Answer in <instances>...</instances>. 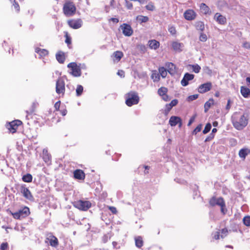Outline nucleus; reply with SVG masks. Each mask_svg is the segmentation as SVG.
Masks as SVG:
<instances>
[{"instance_id": "nucleus-53", "label": "nucleus", "mask_w": 250, "mask_h": 250, "mask_svg": "<svg viewBox=\"0 0 250 250\" xmlns=\"http://www.w3.org/2000/svg\"><path fill=\"white\" fill-rule=\"evenodd\" d=\"M108 208L111 211V212L114 214H117V210L115 207H111V206H108Z\"/></svg>"}, {"instance_id": "nucleus-7", "label": "nucleus", "mask_w": 250, "mask_h": 250, "mask_svg": "<svg viewBox=\"0 0 250 250\" xmlns=\"http://www.w3.org/2000/svg\"><path fill=\"white\" fill-rule=\"evenodd\" d=\"M65 82L62 78H59L56 83V92L63 96L65 93Z\"/></svg>"}, {"instance_id": "nucleus-54", "label": "nucleus", "mask_w": 250, "mask_h": 250, "mask_svg": "<svg viewBox=\"0 0 250 250\" xmlns=\"http://www.w3.org/2000/svg\"><path fill=\"white\" fill-rule=\"evenodd\" d=\"M228 229L226 228L225 229H223L222 230H221V237L222 238H223L224 237H225L226 236H227V234H228Z\"/></svg>"}, {"instance_id": "nucleus-14", "label": "nucleus", "mask_w": 250, "mask_h": 250, "mask_svg": "<svg viewBox=\"0 0 250 250\" xmlns=\"http://www.w3.org/2000/svg\"><path fill=\"white\" fill-rule=\"evenodd\" d=\"M169 124L171 126H175L178 124L179 127H181L182 125V120L179 117L172 116L169 119Z\"/></svg>"}, {"instance_id": "nucleus-1", "label": "nucleus", "mask_w": 250, "mask_h": 250, "mask_svg": "<svg viewBox=\"0 0 250 250\" xmlns=\"http://www.w3.org/2000/svg\"><path fill=\"white\" fill-rule=\"evenodd\" d=\"M232 123L233 126L237 130H242L248 124V116L240 112H234L231 117Z\"/></svg>"}, {"instance_id": "nucleus-44", "label": "nucleus", "mask_w": 250, "mask_h": 250, "mask_svg": "<svg viewBox=\"0 0 250 250\" xmlns=\"http://www.w3.org/2000/svg\"><path fill=\"white\" fill-rule=\"evenodd\" d=\"M198 94H194L190 95L187 98V100L188 102L192 101L193 100L197 99L198 98Z\"/></svg>"}, {"instance_id": "nucleus-26", "label": "nucleus", "mask_w": 250, "mask_h": 250, "mask_svg": "<svg viewBox=\"0 0 250 250\" xmlns=\"http://www.w3.org/2000/svg\"><path fill=\"white\" fill-rule=\"evenodd\" d=\"M240 92L244 98H248L250 96V89L245 86H242L240 88Z\"/></svg>"}, {"instance_id": "nucleus-13", "label": "nucleus", "mask_w": 250, "mask_h": 250, "mask_svg": "<svg viewBox=\"0 0 250 250\" xmlns=\"http://www.w3.org/2000/svg\"><path fill=\"white\" fill-rule=\"evenodd\" d=\"M21 191L23 196L29 200H33L34 198L29 189L25 187V186H21Z\"/></svg>"}, {"instance_id": "nucleus-29", "label": "nucleus", "mask_w": 250, "mask_h": 250, "mask_svg": "<svg viewBox=\"0 0 250 250\" xmlns=\"http://www.w3.org/2000/svg\"><path fill=\"white\" fill-rule=\"evenodd\" d=\"M135 245L137 248H140L144 245V241L142 236H138L135 238Z\"/></svg>"}, {"instance_id": "nucleus-41", "label": "nucleus", "mask_w": 250, "mask_h": 250, "mask_svg": "<svg viewBox=\"0 0 250 250\" xmlns=\"http://www.w3.org/2000/svg\"><path fill=\"white\" fill-rule=\"evenodd\" d=\"M76 91L77 96H79L81 95L83 92V87L81 85H78Z\"/></svg>"}, {"instance_id": "nucleus-58", "label": "nucleus", "mask_w": 250, "mask_h": 250, "mask_svg": "<svg viewBox=\"0 0 250 250\" xmlns=\"http://www.w3.org/2000/svg\"><path fill=\"white\" fill-rule=\"evenodd\" d=\"M178 101L177 99H174L171 101V102L169 104L172 107L178 104Z\"/></svg>"}, {"instance_id": "nucleus-31", "label": "nucleus", "mask_w": 250, "mask_h": 250, "mask_svg": "<svg viewBox=\"0 0 250 250\" xmlns=\"http://www.w3.org/2000/svg\"><path fill=\"white\" fill-rule=\"evenodd\" d=\"M213 104L214 100L213 99H210L208 101L206 102L204 104L205 112H207Z\"/></svg>"}, {"instance_id": "nucleus-19", "label": "nucleus", "mask_w": 250, "mask_h": 250, "mask_svg": "<svg viewBox=\"0 0 250 250\" xmlns=\"http://www.w3.org/2000/svg\"><path fill=\"white\" fill-rule=\"evenodd\" d=\"M47 239L49 241L50 246L53 247H57L59 245V241L57 238L51 233L50 234Z\"/></svg>"}, {"instance_id": "nucleus-57", "label": "nucleus", "mask_w": 250, "mask_h": 250, "mask_svg": "<svg viewBox=\"0 0 250 250\" xmlns=\"http://www.w3.org/2000/svg\"><path fill=\"white\" fill-rule=\"evenodd\" d=\"M243 47L246 49H250V42H245L243 43Z\"/></svg>"}, {"instance_id": "nucleus-9", "label": "nucleus", "mask_w": 250, "mask_h": 250, "mask_svg": "<svg viewBox=\"0 0 250 250\" xmlns=\"http://www.w3.org/2000/svg\"><path fill=\"white\" fill-rule=\"evenodd\" d=\"M209 203L212 207H214L215 205L220 206L221 208V211L225 214L224 208L225 207L226 205L224 199L222 197L216 198L215 197H213L209 200Z\"/></svg>"}, {"instance_id": "nucleus-11", "label": "nucleus", "mask_w": 250, "mask_h": 250, "mask_svg": "<svg viewBox=\"0 0 250 250\" xmlns=\"http://www.w3.org/2000/svg\"><path fill=\"white\" fill-rule=\"evenodd\" d=\"M67 24L72 28L77 29L82 25V21L80 19H71L67 21Z\"/></svg>"}, {"instance_id": "nucleus-16", "label": "nucleus", "mask_w": 250, "mask_h": 250, "mask_svg": "<svg viewBox=\"0 0 250 250\" xmlns=\"http://www.w3.org/2000/svg\"><path fill=\"white\" fill-rule=\"evenodd\" d=\"M194 78L193 74L186 73L185 74L183 78L181 81L182 85L186 86L188 84V81L192 80Z\"/></svg>"}, {"instance_id": "nucleus-39", "label": "nucleus", "mask_w": 250, "mask_h": 250, "mask_svg": "<svg viewBox=\"0 0 250 250\" xmlns=\"http://www.w3.org/2000/svg\"><path fill=\"white\" fill-rule=\"evenodd\" d=\"M243 223L247 227L250 226V216H247L244 217L243 219Z\"/></svg>"}, {"instance_id": "nucleus-43", "label": "nucleus", "mask_w": 250, "mask_h": 250, "mask_svg": "<svg viewBox=\"0 0 250 250\" xmlns=\"http://www.w3.org/2000/svg\"><path fill=\"white\" fill-rule=\"evenodd\" d=\"M207 39H208V37H207V36L206 35V34H205L202 32L201 33V34L200 35V37H199V40L201 42H205L207 41Z\"/></svg>"}, {"instance_id": "nucleus-30", "label": "nucleus", "mask_w": 250, "mask_h": 250, "mask_svg": "<svg viewBox=\"0 0 250 250\" xmlns=\"http://www.w3.org/2000/svg\"><path fill=\"white\" fill-rule=\"evenodd\" d=\"M151 78L154 82H158L160 80V74L156 70H153L152 71Z\"/></svg>"}, {"instance_id": "nucleus-63", "label": "nucleus", "mask_w": 250, "mask_h": 250, "mask_svg": "<svg viewBox=\"0 0 250 250\" xmlns=\"http://www.w3.org/2000/svg\"><path fill=\"white\" fill-rule=\"evenodd\" d=\"M110 21H112L114 23H118L119 22V19L118 18H112L110 19Z\"/></svg>"}, {"instance_id": "nucleus-27", "label": "nucleus", "mask_w": 250, "mask_h": 250, "mask_svg": "<svg viewBox=\"0 0 250 250\" xmlns=\"http://www.w3.org/2000/svg\"><path fill=\"white\" fill-rule=\"evenodd\" d=\"M51 155L48 153L47 150H43L42 153V159L45 163H49L51 162Z\"/></svg>"}, {"instance_id": "nucleus-38", "label": "nucleus", "mask_w": 250, "mask_h": 250, "mask_svg": "<svg viewBox=\"0 0 250 250\" xmlns=\"http://www.w3.org/2000/svg\"><path fill=\"white\" fill-rule=\"evenodd\" d=\"M190 67L192 68V70L196 73H198L201 70V67L197 64H190L189 65Z\"/></svg>"}, {"instance_id": "nucleus-32", "label": "nucleus", "mask_w": 250, "mask_h": 250, "mask_svg": "<svg viewBox=\"0 0 250 250\" xmlns=\"http://www.w3.org/2000/svg\"><path fill=\"white\" fill-rule=\"evenodd\" d=\"M196 28L198 30L203 32L205 29V25L203 21H198L195 23Z\"/></svg>"}, {"instance_id": "nucleus-22", "label": "nucleus", "mask_w": 250, "mask_h": 250, "mask_svg": "<svg viewBox=\"0 0 250 250\" xmlns=\"http://www.w3.org/2000/svg\"><path fill=\"white\" fill-rule=\"evenodd\" d=\"M249 154H250V149L248 148L241 149L238 153L239 156L243 160H245L246 156Z\"/></svg>"}, {"instance_id": "nucleus-48", "label": "nucleus", "mask_w": 250, "mask_h": 250, "mask_svg": "<svg viewBox=\"0 0 250 250\" xmlns=\"http://www.w3.org/2000/svg\"><path fill=\"white\" fill-rule=\"evenodd\" d=\"M172 107H173L169 104H167L166 105V107H165V114H167L171 110V109H172Z\"/></svg>"}, {"instance_id": "nucleus-21", "label": "nucleus", "mask_w": 250, "mask_h": 250, "mask_svg": "<svg viewBox=\"0 0 250 250\" xmlns=\"http://www.w3.org/2000/svg\"><path fill=\"white\" fill-rule=\"evenodd\" d=\"M171 46L174 51L180 52L182 51V47L183 46V44L176 41L173 42L171 43Z\"/></svg>"}, {"instance_id": "nucleus-56", "label": "nucleus", "mask_w": 250, "mask_h": 250, "mask_svg": "<svg viewBox=\"0 0 250 250\" xmlns=\"http://www.w3.org/2000/svg\"><path fill=\"white\" fill-rule=\"evenodd\" d=\"M195 118H196V115H195L190 118L189 122L188 123V126H190L194 122Z\"/></svg>"}, {"instance_id": "nucleus-40", "label": "nucleus", "mask_w": 250, "mask_h": 250, "mask_svg": "<svg viewBox=\"0 0 250 250\" xmlns=\"http://www.w3.org/2000/svg\"><path fill=\"white\" fill-rule=\"evenodd\" d=\"M211 128V125L210 123H208L207 124L204 128V129L203 131V134H206L208 133L210 131Z\"/></svg>"}, {"instance_id": "nucleus-6", "label": "nucleus", "mask_w": 250, "mask_h": 250, "mask_svg": "<svg viewBox=\"0 0 250 250\" xmlns=\"http://www.w3.org/2000/svg\"><path fill=\"white\" fill-rule=\"evenodd\" d=\"M73 205L75 208L83 211L88 210L91 206V204L89 201L81 200L75 201Z\"/></svg>"}, {"instance_id": "nucleus-55", "label": "nucleus", "mask_w": 250, "mask_h": 250, "mask_svg": "<svg viewBox=\"0 0 250 250\" xmlns=\"http://www.w3.org/2000/svg\"><path fill=\"white\" fill-rule=\"evenodd\" d=\"M214 134H212V133H211V134H210V135L208 136L206 138L205 142H207L210 141L211 140H212L214 138Z\"/></svg>"}, {"instance_id": "nucleus-25", "label": "nucleus", "mask_w": 250, "mask_h": 250, "mask_svg": "<svg viewBox=\"0 0 250 250\" xmlns=\"http://www.w3.org/2000/svg\"><path fill=\"white\" fill-rule=\"evenodd\" d=\"M35 52L39 54L40 58H43L48 54V51L47 50L39 47L35 48Z\"/></svg>"}, {"instance_id": "nucleus-20", "label": "nucleus", "mask_w": 250, "mask_h": 250, "mask_svg": "<svg viewBox=\"0 0 250 250\" xmlns=\"http://www.w3.org/2000/svg\"><path fill=\"white\" fill-rule=\"evenodd\" d=\"M166 66L167 68V71L171 75H174L176 72V66L172 62H167L166 63Z\"/></svg>"}, {"instance_id": "nucleus-23", "label": "nucleus", "mask_w": 250, "mask_h": 250, "mask_svg": "<svg viewBox=\"0 0 250 250\" xmlns=\"http://www.w3.org/2000/svg\"><path fill=\"white\" fill-rule=\"evenodd\" d=\"M56 58L59 63H63L65 60L64 53L61 51H58L56 54Z\"/></svg>"}, {"instance_id": "nucleus-36", "label": "nucleus", "mask_w": 250, "mask_h": 250, "mask_svg": "<svg viewBox=\"0 0 250 250\" xmlns=\"http://www.w3.org/2000/svg\"><path fill=\"white\" fill-rule=\"evenodd\" d=\"M114 58L117 61H120L121 58L123 57V53L122 51H116L113 54Z\"/></svg>"}, {"instance_id": "nucleus-8", "label": "nucleus", "mask_w": 250, "mask_h": 250, "mask_svg": "<svg viewBox=\"0 0 250 250\" xmlns=\"http://www.w3.org/2000/svg\"><path fill=\"white\" fill-rule=\"evenodd\" d=\"M22 124V123L21 121L16 120L7 124L6 127L9 132L13 134L16 132L18 127L21 125Z\"/></svg>"}, {"instance_id": "nucleus-52", "label": "nucleus", "mask_w": 250, "mask_h": 250, "mask_svg": "<svg viewBox=\"0 0 250 250\" xmlns=\"http://www.w3.org/2000/svg\"><path fill=\"white\" fill-rule=\"evenodd\" d=\"M146 8L147 10L149 11H153L155 7L152 3H149L146 6Z\"/></svg>"}, {"instance_id": "nucleus-37", "label": "nucleus", "mask_w": 250, "mask_h": 250, "mask_svg": "<svg viewBox=\"0 0 250 250\" xmlns=\"http://www.w3.org/2000/svg\"><path fill=\"white\" fill-rule=\"evenodd\" d=\"M168 89L167 87H161L158 90V94L159 96H162L167 93Z\"/></svg>"}, {"instance_id": "nucleus-5", "label": "nucleus", "mask_w": 250, "mask_h": 250, "mask_svg": "<svg viewBox=\"0 0 250 250\" xmlns=\"http://www.w3.org/2000/svg\"><path fill=\"white\" fill-rule=\"evenodd\" d=\"M10 213L14 219H20L21 218H25L28 216L30 214V212L29 208L24 207L18 212L13 213L10 211Z\"/></svg>"}, {"instance_id": "nucleus-50", "label": "nucleus", "mask_w": 250, "mask_h": 250, "mask_svg": "<svg viewBox=\"0 0 250 250\" xmlns=\"http://www.w3.org/2000/svg\"><path fill=\"white\" fill-rule=\"evenodd\" d=\"M61 101H59L58 102H57L55 104H54V108H55V111H59L60 110V106H61Z\"/></svg>"}, {"instance_id": "nucleus-46", "label": "nucleus", "mask_w": 250, "mask_h": 250, "mask_svg": "<svg viewBox=\"0 0 250 250\" xmlns=\"http://www.w3.org/2000/svg\"><path fill=\"white\" fill-rule=\"evenodd\" d=\"M65 42L67 44L68 46L71 45V37L66 33L65 35Z\"/></svg>"}, {"instance_id": "nucleus-24", "label": "nucleus", "mask_w": 250, "mask_h": 250, "mask_svg": "<svg viewBox=\"0 0 250 250\" xmlns=\"http://www.w3.org/2000/svg\"><path fill=\"white\" fill-rule=\"evenodd\" d=\"M148 44L149 48L151 49L156 50L160 46V42L155 40H149L148 42Z\"/></svg>"}, {"instance_id": "nucleus-12", "label": "nucleus", "mask_w": 250, "mask_h": 250, "mask_svg": "<svg viewBox=\"0 0 250 250\" xmlns=\"http://www.w3.org/2000/svg\"><path fill=\"white\" fill-rule=\"evenodd\" d=\"M212 88V83L210 82L201 84L198 88V91L200 93H204L209 91Z\"/></svg>"}, {"instance_id": "nucleus-15", "label": "nucleus", "mask_w": 250, "mask_h": 250, "mask_svg": "<svg viewBox=\"0 0 250 250\" xmlns=\"http://www.w3.org/2000/svg\"><path fill=\"white\" fill-rule=\"evenodd\" d=\"M184 18L188 21L194 20L196 17L195 12L192 9H188L184 13Z\"/></svg>"}, {"instance_id": "nucleus-62", "label": "nucleus", "mask_w": 250, "mask_h": 250, "mask_svg": "<svg viewBox=\"0 0 250 250\" xmlns=\"http://www.w3.org/2000/svg\"><path fill=\"white\" fill-rule=\"evenodd\" d=\"M161 97H162V99L165 101H168L169 100V96L167 94V93Z\"/></svg>"}, {"instance_id": "nucleus-60", "label": "nucleus", "mask_w": 250, "mask_h": 250, "mask_svg": "<svg viewBox=\"0 0 250 250\" xmlns=\"http://www.w3.org/2000/svg\"><path fill=\"white\" fill-rule=\"evenodd\" d=\"M231 103V100L230 99H229L227 102V104L226 106V110H229L230 109V107H231V105H230Z\"/></svg>"}, {"instance_id": "nucleus-59", "label": "nucleus", "mask_w": 250, "mask_h": 250, "mask_svg": "<svg viewBox=\"0 0 250 250\" xmlns=\"http://www.w3.org/2000/svg\"><path fill=\"white\" fill-rule=\"evenodd\" d=\"M213 237L215 240H218L220 238V231H217L215 232L214 234Z\"/></svg>"}, {"instance_id": "nucleus-4", "label": "nucleus", "mask_w": 250, "mask_h": 250, "mask_svg": "<svg viewBox=\"0 0 250 250\" xmlns=\"http://www.w3.org/2000/svg\"><path fill=\"white\" fill-rule=\"evenodd\" d=\"M67 67L70 70L69 73L75 77L81 76L82 72L80 65H78L75 62H72L67 64Z\"/></svg>"}, {"instance_id": "nucleus-45", "label": "nucleus", "mask_w": 250, "mask_h": 250, "mask_svg": "<svg viewBox=\"0 0 250 250\" xmlns=\"http://www.w3.org/2000/svg\"><path fill=\"white\" fill-rule=\"evenodd\" d=\"M9 246L7 242L2 243L0 246V250H8Z\"/></svg>"}, {"instance_id": "nucleus-2", "label": "nucleus", "mask_w": 250, "mask_h": 250, "mask_svg": "<svg viewBox=\"0 0 250 250\" xmlns=\"http://www.w3.org/2000/svg\"><path fill=\"white\" fill-rule=\"evenodd\" d=\"M125 104L128 106H131L133 105L139 103L140 98L137 92L130 91L125 95Z\"/></svg>"}, {"instance_id": "nucleus-18", "label": "nucleus", "mask_w": 250, "mask_h": 250, "mask_svg": "<svg viewBox=\"0 0 250 250\" xmlns=\"http://www.w3.org/2000/svg\"><path fill=\"white\" fill-rule=\"evenodd\" d=\"M74 177L76 179L83 180L85 175L83 170L81 169H76L74 171Z\"/></svg>"}, {"instance_id": "nucleus-34", "label": "nucleus", "mask_w": 250, "mask_h": 250, "mask_svg": "<svg viewBox=\"0 0 250 250\" xmlns=\"http://www.w3.org/2000/svg\"><path fill=\"white\" fill-rule=\"evenodd\" d=\"M32 176L31 174L29 173H27L25 175H24L22 177V180L24 182L30 183L32 181Z\"/></svg>"}, {"instance_id": "nucleus-49", "label": "nucleus", "mask_w": 250, "mask_h": 250, "mask_svg": "<svg viewBox=\"0 0 250 250\" xmlns=\"http://www.w3.org/2000/svg\"><path fill=\"white\" fill-rule=\"evenodd\" d=\"M125 6L128 9H131L133 8V4L132 3L128 1L127 0H125Z\"/></svg>"}, {"instance_id": "nucleus-17", "label": "nucleus", "mask_w": 250, "mask_h": 250, "mask_svg": "<svg viewBox=\"0 0 250 250\" xmlns=\"http://www.w3.org/2000/svg\"><path fill=\"white\" fill-rule=\"evenodd\" d=\"M214 19L220 24L225 25L227 23L226 18L219 13H216L215 14Z\"/></svg>"}, {"instance_id": "nucleus-33", "label": "nucleus", "mask_w": 250, "mask_h": 250, "mask_svg": "<svg viewBox=\"0 0 250 250\" xmlns=\"http://www.w3.org/2000/svg\"><path fill=\"white\" fill-rule=\"evenodd\" d=\"M158 71L160 76H161L163 78L166 77L167 75V70L164 67H159L158 68Z\"/></svg>"}, {"instance_id": "nucleus-51", "label": "nucleus", "mask_w": 250, "mask_h": 250, "mask_svg": "<svg viewBox=\"0 0 250 250\" xmlns=\"http://www.w3.org/2000/svg\"><path fill=\"white\" fill-rule=\"evenodd\" d=\"M12 2H13V5L14 6V8L17 10V11L19 12L20 10V7L18 3L17 2L16 0L13 1Z\"/></svg>"}, {"instance_id": "nucleus-28", "label": "nucleus", "mask_w": 250, "mask_h": 250, "mask_svg": "<svg viewBox=\"0 0 250 250\" xmlns=\"http://www.w3.org/2000/svg\"><path fill=\"white\" fill-rule=\"evenodd\" d=\"M200 7L204 14L207 15L211 14V11L209 8L205 3H202L200 4Z\"/></svg>"}, {"instance_id": "nucleus-47", "label": "nucleus", "mask_w": 250, "mask_h": 250, "mask_svg": "<svg viewBox=\"0 0 250 250\" xmlns=\"http://www.w3.org/2000/svg\"><path fill=\"white\" fill-rule=\"evenodd\" d=\"M168 30L169 32L172 35H175L176 34V30L174 26H170L168 28Z\"/></svg>"}, {"instance_id": "nucleus-10", "label": "nucleus", "mask_w": 250, "mask_h": 250, "mask_svg": "<svg viewBox=\"0 0 250 250\" xmlns=\"http://www.w3.org/2000/svg\"><path fill=\"white\" fill-rule=\"evenodd\" d=\"M120 28L122 30L123 34L127 37L131 36L133 33V30L131 26L127 23L121 24Z\"/></svg>"}, {"instance_id": "nucleus-42", "label": "nucleus", "mask_w": 250, "mask_h": 250, "mask_svg": "<svg viewBox=\"0 0 250 250\" xmlns=\"http://www.w3.org/2000/svg\"><path fill=\"white\" fill-rule=\"evenodd\" d=\"M202 128V125L199 124L198 125L197 127L193 130L192 134L193 135H196L197 133L201 131Z\"/></svg>"}, {"instance_id": "nucleus-35", "label": "nucleus", "mask_w": 250, "mask_h": 250, "mask_svg": "<svg viewBox=\"0 0 250 250\" xmlns=\"http://www.w3.org/2000/svg\"><path fill=\"white\" fill-rule=\"evenodd\" d=\"M136 20L139 21L140 23L146 22L148 21L149 18L147 16L139 15L137 16Z\"/></svg>"}, {"instance_id": "nucleus-3", "label": "nucleus", "mask_w": 250, "mask_h": 250, "mask_svg": "<svg viewBox=\"0 0 250 250\" xmlns=\"http://www.w3.org/2000/svg\"><path fill=\"white\" fill-rule=\"evenodd\" d=\"M63 12L66 16H72L76 12V7L74 2L71 0H66L63 4Z\"/></svg>"}, {"instance_id": "nucleus-61", "label": "nucleus", "mask_w": 250, "mask_h": 250, "mask_svg": "<svg viewBox=\"0 0 250 250\" xmlns=\"http://www.w3.org/2000/svg\"><path fill=\"white\" fill-rule=\"evenodd\" d=\"M60 111L61 114L63 116L66 115L67 113V111L66 108H64Z\"/></svg>"}, {"instance_id": "nucleus-64", "label": "nucleus", "mask_w": 250, "mask_h": 250, "mask_svg": "<svg viewBox=\"0 0 250 250\" xmlns=\"http://www.w3.org/2000/svg\"><path fill=\"white\" fill-rule=\"evenodd\" d=\"M118 74L119 75H120L121 77H124V76H125V73H124V71L123 70L118 71Z\"/></svg>"}]
</instances>
